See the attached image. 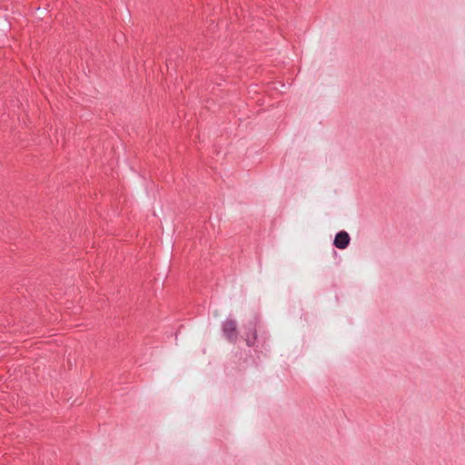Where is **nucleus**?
I'll use <instances>...</instances> for the list:
<instances>
[{
	"instance_id": "1",
	"label": "nucleus",
	"mask_w": 465,
	"mask_h": 465,
	"mask_svg": "<svg viewBox=\"0 0 465 465\" xmlns=\"http://www.w3.org/2000/svg\"><path fill=\"white\" fill-rule=\"evenodd\" d=\"M223 335L230 341L234 342L237 340V322L232 319H226L222 324Z\"/></svg>"
},
{
	"instance_id": "2",
	"label": "nucleus",
	"mask_w": 465,
	"mask_h": 465,
	"mask_svg": "<svg viewBox=\"0 0 465 465\" xmlns=\"http://www.w3.org/2000/svg\"><path fill=\"white\" fill-rule=\"evenodd\" d=\"M349 243H350V236L346 232L341 231L336 234L334 242H333L335 247H337L339 249H345L349 245Z\"/></svg>"
},
{
	"instance_id": "3",
	"label": "nucleus",
	"mask_w": 465,
	"mask_h": 465,
	"mask_svg": "<svg viewBox=\"0 0 465 465\" xmlns=\"http://www.w3.org/2000/svg\"><path fill=\"white\" fill-rule=\"evenodd\" d=\"M247 344H248V345H252V342L250 340H247Z\"/></svg>"
}]
</instances>
